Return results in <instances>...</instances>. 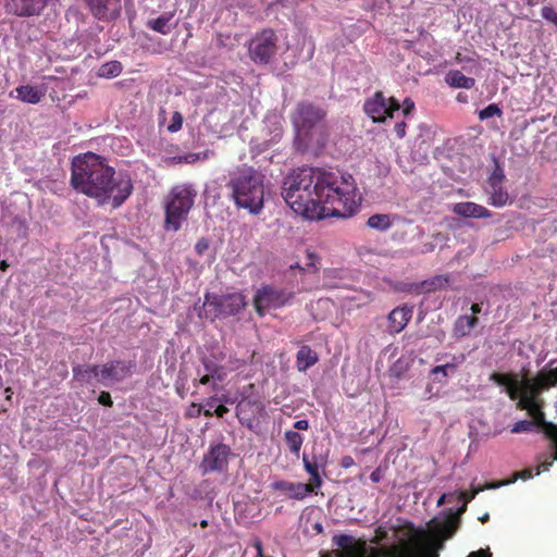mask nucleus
Returning a JSON list of instances; mask_svg holds the SVG:
<instances>
[{"mask_svg": "<svg viewBox=\"0 0 557 557\" xmlns=\"http://www.w3.org/2000/svg\"><path fill=\"white\" fill-rule=\"evenodd\" d=\"M281 194L295 213L309 220L351 215L361 200L351 175L318 168L294 170L284 178Z\"/></svg>", "mask_w": 557, "mask_h": 557, "instance_id": "obj_1", "label": "nucleus"}, {"mask_svg": "<svg viewBox=\"0 0 557 557\" xmlns=\"http://www.w3.org/2000/svg\"><path fill=\"white\" fill-rule=\"evenodd\" d=\"M71 185L77 191L97 200L98 205L121 207L133 193L128 174L116 173L106 160L94 152L75 157L71 168Z\"/></svg>", "mask_w": 557, "mask_h": 557, "instance_id": "obj_2", "label": "nucleus"}, {"mask_svg": "<svg viewBox=\"0 0 557 557\" xmlns=\"http://www.w3.org/2000/svg\"><path fill=\"white\" fill-rule=\"evenodd\" d=\"M238 208L259 214L264 207V175L252 166H242L231 174L227 183Z\"/></svg>", "mask_w": 557, "mask_h": 557, "instance_id": "obj_3", "label": "nucleus"}, {"mask_svg": "<svg viewBox=\"0 0 557 557\" xmlns=\"http://www.w3.org/2000/svg\"><path fill=\"white\" fill-rule=\"evenodd\" d=\"M490 380L497 385L506 386L509 398L518 400L517 409L544 412L545 400L541 394L546 389L536 377L520 381L517 375L511 373L493 372Z\"/></svg>", "mask_w": 557, "mask_h": 557, "instance_id": "obj_4", "label": "nucleus"}, {"mask_svg": "<svg viewBox=\"0 0 557 557\" xmlns=\"http://www.w3.org/2000/svg\"><path fill=\"white\" fill-rule=\"evenodd\" d=\"M197 191L190 184L172 187L164 200L165 231L177 232L181 228L194 206Z\"/></svg>", "mask_w": 557, "mask_h": 557, "instance_id": "obj_5", "label": "nucleus"}, {"mask_svg": "<svg viewBox=\"0 0 557 557\" xmlns=\"http://www.w3.org/2000/svg\"><path fill=\"white\" fill-rule=\"evenodd\" d=\"M333 545L342 549L339 557H364L367 550V543L364 540H356L348 534L334 535L332 539ZM382 557H411L409 550L401 546H392L385 549ZM422 557H438L437 553L429 552Z\"/></svg>", "mask_w": 557, "mask_h": 557, "instance_id": "obj_6", "label": "nucleus"}, {"mask_svg": "<svg viewBox=\"0 0 557 557\" xmlns=\"http://www.w3.org/2000/svg\"><path fill=\"white\" fill-rule=\"evenodd\" d=\"M74 376L81 381H89L94 375L104 384L120 382L131 374V366L123 360H114L99 366L75 367Z\"/></svg>", "mask_w": 557, "mask_h": 557, "instance_id": "obj_7", "label": "nucleus"}, {"mask_svg": "<svg viewBox=\"0 0 557 557\" xmlns=\"http://www.w3.org/2000/svg\"><path fill=\"white\" fill-rule=\"evenodd\" d=\"M294 297V292L274 285H263L253 296V307L259 317H264L269 310L289 305Z\"/></svg>", "mask_w": 557, "mask_h": 557, "instance_id": "obj_8", "label": "nucleus"}, {"mask_svg": "<svg viewBox=\"0 0 557 557\" xmlns=\"http://www.w3.org/2000/svg\"><path fill=\"white\" fill-rule=\"evenodd\" d=\"M251 60L258 64H268L277 51V36L271 28L257 33L248 44Z\"/></svg>", "mask_w": 557, "mask_h": 557, "instance_id": "obj_9", "label": "nucleus"}, {"mask_svg": "<svg viewBox=\"0 0 557 557\" xmlns=\"http://www.w3.org/2000/svg\"><path fill=\"white\" fill-rule=\"evenodd\" d=\"M205 306L213 308L214 317H232L243 311L246 306V297L240 293L222 296L206 294Z\"/></svg>", "mask_w": 557, "mask_h": 557, "instance_id": "obj_10", "label": "nucleus"}, {"mask_svg": "<svg viewBox=\"0 0 557 557\" xmlns=\"http://www.w3.org/2000/svg\"><path fill=\"white\" fill-rule=\"evenodd\" d=\"M325 116V111L310 102H300L292 114V122L298 135H307Z\"/></svg>", "mask_w": 557, "mask_h": 557, "instance_id": "obj_11", "label": "nucleus"}, {"mask_svg": "<svg viewBox=\"0 0 557 557\" xmlns=\"http://www.w3.org/2000/svg\"><path fill=\"white\" fill-rule=\"evenodd\" d=\"M399 109V102L394 97L385 98L382 91H376L363 104V111L375 123H382L387 117H393V113Z\"/></svg>", "mask_w": 557, "mask_h": 557, "instance_id": "obj_12", "label": "nucleus"}, {"mask_svg": "<svg viewBox=\"0 0 557 557\" xmlns=\"http://www.w3.org/2000/svg\"><path fill=\"white\" fill-rule=\"evenodd\" d=\"M230 456L231 447L228 445L219 443L211 446L205 454L200 465L202 473L225 471L228 466Z\"/></svg>", "mask_w": 557, "mask_h": 557, "instance_id": "obj_13", "label": "nucleus"}, {"mask_svg": "<svg viewBox=\"0 0 557 557\" xmlns=\"http://www.w3.org/2000/svg\"><path fill=\"white\" fill-rule=\"evenodd\" d=\"M91 15L98 21L109 22L121 13V0H84Z\"/></svg>", "mask_w": 557, "mask_h": 557, "instance_id": "obj_14", "label": "nucleus"}, {"mask_svg": "<svg viewBox=\"0 0 557 557\" xmlns=\"http://www.w3.org/2000/svg\"><path fill=\"white\" fill-rule=\"evenodd\" d=\"M460 519L455 513H449L443 520L433 519L430 522L431 533L441 542L450 539L457 531Z\"/></svg>", "mask_w": 557, "mask_h": 557, "instance_id": "obj_15", "label": "nucleus"}, {"mask_svg": "<svg viewBox=\"0 0 557 557\" xmlns=\"http://www.w3.org/2000/svg\"><path fill=\"white\" fill-rule=\"evenodd\" d=\"M271 486L274 491L281 492L288 498L296 500L305 499L311 491V488L305 485V483H296L285 480L275 481Z\"/></svg>", "mask_w": 557, "mask_h": 557, "instance_id": "obj_16", "label": "nucleus"}, {"mask_svg": "<svg viewBox=\"0 0 557 557\" xmlns=\"http://www.w3.org/2000/svg\"><path fill=\"white\" fill-rule=\"evenodd\" d=\"M412 317V309L407 306L394 308L387 315V331L389 334L400 333L409 323Z\"/></svg>", "mask_w": 557, "mask_h": 557, "instance_id": "obj_17", "label": "nucleus"}, {"mask_svg": "<svg viewBox=\"0 0 557 557\" xmlns=\"http://www.w3.org/2000/svg\"><path fill=\"white\" fill-rule=\"evenodd\" d=\"M453 212L462 218H491L492 212L485 207L474 202H458L454 206Z\"/></svg>", "mask_w": 557, "mask_h": 557, "instance_id": "obj_18", "label": "nucleus"}, {"mask_svg": "<svg viewBox=\"0 0 557 557\" xmlns=\"http://www.w3.org/2000/svg\"><path fill=\"white\" fill-rule=\"evenodd\" d=\"M449 281L450 278L448 275H434L428 280H424L416 284L413 287V292L416 294H426L441 290L448 286Z\"/></svg>", "mask_w": 557, "mask_h": 557, "instance_id": "obj_19", "label": "nucleus"}, {"mask_svg": "<svg viewBox=\"0 0 557 557\" xmlns=\"http://www.w3.org/2000/svg\"><path fill=\"white\" fill-rule=\"evenodd\" d=\"M16 98L23 102L37 104L45 97V91L32 85H22L15 88Z\"/></svg>", "mask_w": 557, "mask_h": 557, "instance_id": "obj_20", "label": "nucleus"}, {"mask_svg": "<svg viewBox=\"0 0 557 557\" xmlns=\"http://www.w3.org/2000/svg\"><path fill=\"white\" fill-rule=\"evenodd\" d=\"M318 362V355L310 346L304 345L297 352L296 363L299 371H306Z\"/></svg>", "mask_w": 557, "mask_h": 557, "instance_id": "obj_21", "label": "nucleus"}, {"mask_svg": "<svg viewBox=\"0 0 557 557\" xmlns=\"http://www.w3.org/2000/svg\"><path fill=\"white\" fill-rule=\"evenodd\" d=\"M445 82L454 88L471 89L475 85V79L468 77L458 70L449 71L445 76Z\"/></svg>", "mask_w": 557, "mask_h": 557, "instance_id": "obj_22", "label": "nucleus"}, {"mask_svg": "<svg viewBox=\"0 0 557 557\" xmlns=\"http://www.w3.org/2000/svg\"><path fill=\"white\" fill-rule=\"evenodd\" d=\"M479 319L476 317L460 315L454 324V333L459 337L470 334L471 330L478 325Z\"/></svg>", "mask_w": 557, "mask_h": 557, "instance_id": "obj_23", "label": "nucleus"}, {"mask_svg": "<svg viewBox=\"0 0 557 557\" xmlns=\"http://www.w3.org/2000/svg\"><path fill=\"white\" fill-rule=\"evenodd\" d=\"M173 13H163L157 18H151L147 22V27L162 35H168L171 32L170 22L172 21Z\"/></svg>", "mask_w": 557, "mask_h": 557, "instance_id": "obj_24", "label": "nucleus"}, {"mask_svg": "<svg viewBox=\"0 0 557 557\" xmlns=\"http://www.w3.org/2000/svg\"><path fill=\"white\" fill-rule=\"evenodd\" d=\"M491 187L492 191L488 198V203L496 208L504 207L509 200V195L507 190L503 188L502 185H498L496 182H493Z\"/></svg>", "mask_w": 557, "mask_h": 557, "instance_id": "obj_25", "label": "nucleus"}, {"mask_svg": "<svg viewBox=\"0 0 557 557\" xmlns=\"http://www.w3.org/2000/svg\"><path fill=\"white\" fill-rule=\"evenodd\" d=\"M284 441L289 451L299 457L301 446L304 444V436L294 430H287L284 433Z\"/></svg>", "mask_w": 557, "mask_h": 557, "instance_id": "obj_26", "label": "nucleus"}, {"mask_svg": "<svg viewBox=\"0 0 557 557\" xmlns=\"http://www.w3.org/2000/svg\"><path fill=\"white\" fill-rule=\"evenodd\" d=\"M367 225L370 228H373V230H376L380 232H384L393 225V221H392L389 214L377 213V214L371 215L368 219Z\"/></svg>", "mask_w": 557, "mask_h": 557, "instance_id": "obj_27", "label": "nucleus"}, {"mask_svg": "<svg viewBox=\"0 0 557 557\" xmlns=\"http://www.w3.org/2000/svg\"><path fill=\"white\" fill-rule=\"evenodd\" d=\"M545 389L557 385V367L553 369H542L535 376Z\"/></svg>", "mask_w": 557, "mask_h": 557, "instance_id": "obj_28", "label": "nucleus"}, {"mask_svg": "<svg viewBox=\"0 0 557 557\" xmlns=\"http://www.w3.org/2000/svg\"><path fill=\"white\" fill-rule=\"evenodd\" d=\"M465 359V355L454 356L453 362L434 367L431 370V374L436 375L441 373L444 377H446L448 376L449 371H455L457 369L458 363H462Z\"/></svg>", "mask_w": 557, "mask_h": 557, "instance_id": "obj_29", "label": "nucleus"}, {"mask_svg": "<svg viewBox=\"0 0 557 557\" xmlns=\"http://www.w3.org/2000/svg\"><path fill=\"white\" fill-rule=\"evenodd\" d=\"M122 72V64L119 61H111L102 64L99 69V75L101 77L112 78L116 77Z\"/></svg>", "mask_w": 557, "mask_h": 557, "instance_id": "obj_30", "label": "nucleus"}, {"mask_svg": "<svg viewBox=\"0 0 557 557\" xmlns=\"http://www.w3.org/2000/svg\"><path fill=\"white\" fill-rule=\"evenodd\" d=\"M201 362L207 374H209L210 377H213L214 382H221L223 380L222 367L218 366L207 357L202 358Z\"/></svg>", "mask_w": 557, "mask_h": 557, "instance_id": "obj_31", "label": "nucleus"}, {"mask_svg": "<svg viewBox=\"0 0 557 557\" xmlns=\"http://www.w3.org/2000/svg\"><path fill=\"white\" fill-rule=\"evenodd\" d=\"M502 114H503V112H502L500 108L498 107V104L491 103L479 112V119L483 121V120L493 117L495 115L502 116Z\"/></svg>", "mask_w": 557, "mask_h": 557, "instance_id": "obj_32", "label": "nucleus"}, {"mask_svg": "<svg viewBox=\"0 0 557 557\" xmlns=\"http://www.w3.org/2000/svg\"><path fill=\"white\" fill-rule=\"evenodd\" d=\"M208 157V152L203 153H187L185 156H180L175 158L178 163H195L198 160L206 159Z\"/></svg>", "mask_w": 557, "mask_h": 557, "instance_id": "obj_33", "label": "nucleus"}, {"mask_svg": "<svg viewBox=\"0 0 557 557\" xmlns=\"http://www.w3.org/2000/svg\"><path fill=\"white\" fill-rule=\"evenodd\" d=\"M542 16L547 22L554 24L557 29V11L553 7H544L542 9Z\"/></svg>", "mask_w": 557, "mask_h": 557, "instance_id": "obj_34", "label": "nucleus"}, {"mask_svg": "<svg viewBox=\"0 0 557 557\" xmlns=\"http://www.w3.org/2000/svg\"><path fill=\"white\" fill-rule=\"evenodd\" d=\"M183 125V116L180 112H174L171 119V123L168 126V131L171 133H176L182 128Z\"/></svg>", "mask_w": 557, "mask_h": 557, "instance_id": "obj_35", "label": "nucleus"}, {"mask_svg": "<svg viewBox=\"0 0 557 557\" xmlns=\"http://www.w3.org/2000/svg\"><path fill=\"white\" fill-rule=\"evenodd\" d=\"M302 462L305 470L309 475H314L319 473V465L317 463V461L310 460L306 454H304L302 456Z\"/></svg>", "mask_w": 557, "mask_h": 557, "instance_id": "obj_36", "label": "nucleus"}, {"mask_svg": "<svg viewBox=\"0 0 557 557\" xmlns=\"http://www.w3.org/2000/svg\"><path fill=\"white\" fill-rule=\"evenodd\" d=\"M481 491H483L482 487L475 488V490H473L471 492H469V491L460 492L459 498L463 502V506L460 508V511L465 510L466 509V505L468 503H470L475 497V495L479 492H481Z\"/></svg>", "mask_w": 557, "mask_h": 557, "instance_id": "obj_37", "label": "nucleus"}, {"mask_svg": "<svg viewBox=\"0 0 557 557\" xmlns=\"http://www.w3.org/2000/svg\"><path fill=\"white\" fill-rule=\"evenodd\" d=\"M322 484H323V480H322L320 473L310 475L309 483H305V485H307L311 488L310 494L311 493L317 494L318 493L317 490L320 488L322 486Z\"/></svg>", "mask_w": 557, "mask_h": 557, "instance_id": "obj_38", "label": "nucleus"}, {"mask_svg": "<svg viewBox=\"0 0 557 557\" xmlns=\"http://www.w3.org/2000/svg\"><path fill=\"white\" fill-rule=\"evenodd\" d=\"M540 473H541V466L537 467L536 471H535L536 475ZM533 475H534V473H533L532 469H523L522 471L516 473L515 480H517V479L528 480V479H531Z\"/></svg>", "mask_w": 557, "mask_h": 557, "instance_id": "obj_39", "label": "nucleus"}, {"mask_svg": "<svg viewBox=\"0 0 557 557\" xmlns=\"http://www.w3.org/2000/svg\"><path fill=\"white\" fill-rule=\"evenodd\" d=\"M209 249V240L205 237L200 238L195 245V251L202 256Z\"/></svg>", "mask_w": 557, "mask_h": 557, "instance_id": "obj_40", "label": "nucleus"}, {"mask_svg": "<svg viewBox=\"0 0 557 557\" xmlns=\"http://www.w3.org/2000/svg\"><path fill=\"white\" fill-rule=\"evenodd\" d=\"M202 407L199 404L193 403L186 411L187 418H197L201 414Z\"/></svg>", "mask_w": 557, "mask_h": 557, "instance_id": "obj_41", "label": "nucleus"}, {"mask_svg": "<svg viewBox=\"0 0 557 557\" xmlns=\"http://www.w3.org/2000/svg\"><path fill=\"white\" fill-rule=\"evenodd\" d=\"M307 262H306V267L309 268V269H313V270H317V262L319 261V258L315 253L313 252H310L308 251L307 252Z\"/></svg>", "mask_w": 557, "mask_h": 557, "instance_id": "obj_42", "label": "nucleus"}, {"mask_svg": "<svg viewBox=\"0 0 557 557\" xmlns=\"http://www.w3.org/2000/svg\"><path fill=\"white\" fill-rule=\"evenodd\" d=\"M98 401L103 405V406H108V407H111L113 405V401H112V398H111V395L110 393L108 392H101L99 397H98Z\"/></svg>", "mask_w": 557, "mask_h": 557, "instance_id": "obj_43", "label": "nucleus"}, {"mask_svg": "<svg viewBox=\"0 0 557 557\" xmlns=\"http://www.w3.org/2000/svg\"><path fill=\"white\" fill-rule=\"evenodd\" d=\"M406 128H407V124L404 121L395 124L394 131L398 138H403L406 136Z\"/></svg>", "mask_w": 557, "mask_h": 557, "instance_id": "obj_44", "label": "nucleus"}, {"mask_svg": "<svg viewBox=\"0 0 557 557\" xmlns=\"http://www.w3.org/2000/svg\"><path fill=\"white\" fill-rule=\"evenodd\" d=\"M414 109V102L410 98H406L403 104V113L405 116L409 115Z\"/></svg>", "mask_w": 557, "mask_h": 557, "instance_id": "obj_45", "label": "nucleus"}, {"mask_svg": "<svg viewBox=\"0 0 557 557\" xmlns=\"http://www.w3.org/2000/svg\"><path fill=\"white\" fill-rule=\"evenodd\" d=\"M468 557H492L490 548H480L479 550L471 552Z\"/></svg>", "mask_w": 557, "mask_h": 557, "instance_id": "obj_46", "label": "nucleus"}, {"mask_svg": "<svg viewBox=\"0 0 557 557\" xmlns=\"http://www.w3.org/2000/svg\"><path fill=\"white\" fill-rule=\"evenodd\" d=\"M504 177H505V175H504L503 171H502L500 169H496V170L493 172V174H492V176H491V178H490V182H491V184H492L493 182H496L498 185H500V183H502V181L504 180Z\"/></svg>", "mask_w": 557, "mask_h": 557, "instance_id": "obj_47", "label": "nucleus"}, {"mask_svg": "<svg viewBox=\"0 0 557 557\" xmlns=\"http://www.w3.org/2000/svg\"><path fill=\"white\" fill-rule=\"evenodd\" d=\"M553 442V446H554V455H553V460L549 461V462H544L541 468H543V470H548V468L553 465L554 461H557V443L555 441H552Z\"/></svg>", "mask_w": 557, "mask_h": 557, "instance_id": "obj_48", "label": "nucleus"}, {"mask_svg": "<svg viewBox=\"0 0 557 557\" xmlns=\"http://www.w3.org/2000/svg\"><path fill=\"white\" fill-rule=\"evenodd\" d=\"M294 429L299 431H306L309 429L308 420H298L294 423Z\"/></svg>", "mask_w": 557, "mask_h": 557, "instance_id": "obj_49", "label": "nucleus"}, {"mask_svg": "<svg viewBox=\"0 0 557 557\" xmlns=\"http://www.w3.org/2000/svg\"><path fill=\"white\" fill-rule=\"evenodd\" d=\"M211 381H213V377H210L209 374H205L202 375L199 380H194V385L197 386L198 384H201V385H207L209 384Z\"/></svg>", "mask_w": 557, "mask_h": 557, "instance_id": "obj_50", "label": "nucleus"}, {"mask_svg": "<svg viewBox=\"0 0 557 557\" xmlns=\"http://www.w3.org/2000/svg\"><path fill=\"white\" fill-rule=\"evenodd\" d=\"M228 412V408L224 405H219L215 409H214V414L218 417V418H223L225 413Z\"/></svg>", "mask_w": 557, "mask_h": 557, "instance_id": "obj_51", "label": "nucleus"}, {"mask_svg": "<svg viewBox=\"0 0 557 557\" xmlns=\"http://www.w3.org/2000/svg\"><path fill=\"white\" fill-rule=\"evenodd\" d=\"M382 479V472H381V469L380 468H376L371 474H370V480L373 482V483H377L380 482Z\"/></svg>", "mask_w": 557, "mask_h": 557, "instance_id": "obj_52", "label": "nucleus"}, {"mask_svg": "<svg viewBox=\"0 0 557 557\" xmlns=\"http://www.w3.org/2000/svg\"><path fill=\"white\" fill-rule=\"evenodd\" d=\"M342 467L350 468L355 465L354 458L351 456H344L341 461Z\"/></svg>", "mask_w": 557, "mask_h": 557, "instance_id": "obj_53", "label": "nucleus"}, {"mask_svg": "<svg viewBox=\"0 0 557 557\" xmlns=\"http://www.w3.org/2000/svg\"><path fill=\"white\" fill-rule=\"evenodd\" d=\"M482 310V306L481 304H473L471 306V312H472V315L471 317H476V314H479Z\"/></svg>", "mask_w": 557, "mask_h": 557, "instance_id": "obj_54", "label": "nucleus"}, {"mask_svg": "<svg viewBox=\"0 0 557 557\" xmlns=\"http://www.w3.org/2000/svg\"><path fill=\"white\" fill-rule=\"evenodd\" d=\"M9 267L10 264L5 260L0 261V270L2 272H5L9 269Z\"/></svg>", "mask_w": 557, "mask_h": 557, "instance_id": "obj_55", "label": "nucleus"}, {"mask_svg": "<svg viewBox=\"0 0 557 557\" xmlns=\"http://www.w3.org/2000/svg\"><path fill=\"white\" fill-rule=\"evenodd\" d=\"M216 399H218V398H216L215 396H212V397H210V398L207 400L206 405H207L209 408H212V407H213V405H214V403L216 401Z\"/></svg>", "mask_w": 557, "mask_h": 557, "instance_id": "obj_56", "label": "nucleus"}, {"mask_svg": "<svg viewBox=\"0 0 557 557\" xmlns=\"http://www.w3.org/2000/svg\"><path fill=\"white\" fill-rule=\"evenodd\" d=\"M240 411H242L240 407H239V406H237L236 417L238 418V420L240 421V423H242V424H244L245 422H244V420H243V418H242V416H240Z\"/></svg>", "mask_w": 557, "mask_h": 557, "instance_id": "obj_57", "label": "nucleus"}, {"mask_svg": "<svg viewBox=\"0 0 557 557\" xmlns=\"http://www.w3.org/2000/svg\"><path fill=\"white\" fill-rule=\"evenodd\" d=\"M479 519H480V521H481L482 523H485V522H487V521H488L490 516H488V513H485V515H483L482 517H480Z\"/></svg>", "mask_w": 557, "mask_h": 557, "instance_id": "obj_58", "label": "nucleus"}, {"mask_svg": "<svg viewBox=\"0 0 557 557\" xmlns=\"http://www.w3.org/2000/svg\"><path fill=\"white\" fill-rule=\"evenodd\" d=\"M203 414H205L206 417L210 418V417H212V416L214 414V411L212 412L210 409H206V410L203 411Z\"/></svg>", "mask_w": 557, "mask_h": 557, "instance_id": "obj_59", "label": "nucleus"}, {"mask_svg": "<svg viewBox=\"0 0 557 557\" xmlns=\"http://www.w3.org/2000/svg\"><path fill=\"white\" fill-rule=\"evenodd\" d=\"M4 392H5V395H7V398H8V399H9V398L11 397V395L13 394V392H12V388H11V387H7Z\"/></svg>", "mask_w": 557, "mask_h": 557, "instance_id": "obj_60", "label": "nucleus"}, {"mask_svg": "<svg viewBox=\"0 0 557 557\" xmlns=\"http://www.w3.org/2000/svg\"><path fill=\"white\" fill-rule=\"evenodd\" d=\"M445 498H446V495H445V494H443V495L440 497V499H438V502H437V505H438V506L443 505V504L445 503Z\"/></svg>", "mask_w": 557, "mask_h": 557, "instance_id": "obj_61", "label": "nucleus"}, {"mask_svg": "<svg viewBox=\"0 0 557 557\" xmlns=\"http://www.w3.org/2000/svg\"><path fill=\"white\" fill-rule=\"evenodd\" d=\"M176 392H177V394H178L181 397H184V392H183V388H182V387L176 386Z\"/></svg>", "mask_w": 557, "mask_h": 557, "instance_id": "obj_62", "label": "nucleus"}, {"mask_svg": "<svg viewBox=\"0 0 557 557\" xmlns=\"http://www.w3.org/2000/svg\"><path fill=\"white\" fill-rule=\"evenodd\" d=\"M200 527L201 528H207L208 527V521L207 520H201L200 521Z\"/></svg>", "mask_w": 557, "mask_h": 557, "instance_id": "obj_63", "label": "nucleus"}, {"mask_svg": "<svg viewBox=\"0 0 557 557\" xmlns=\"http://www.w3.org/2000/svg\"><path fill=\"white\" fill-rule=\"evenodd\" d=\"M434 246L432 244L428 245L424 251H432Z\"/></svg>", "mask_w": 557, "mask_h": 557, "instance_id": "obj_64", "label": "nucleus"}]
</instances>
